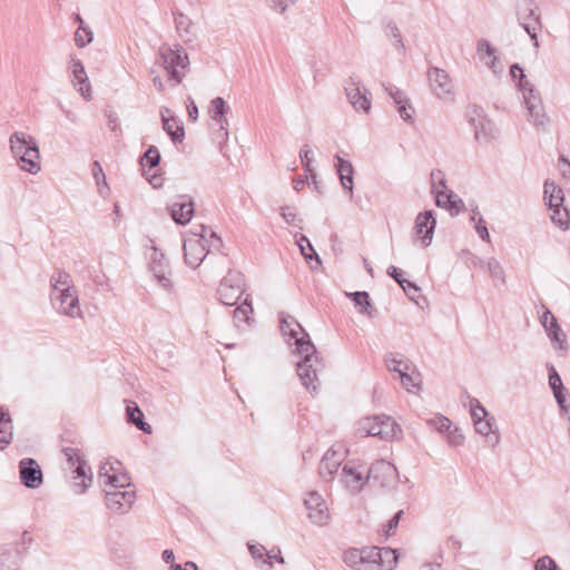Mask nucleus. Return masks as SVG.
<instances>
[{"label": "nucleus", "instance_id": "nucleus-58", "mask_svg": "<svg viewBox=\"0 0 570 570\" xmlns=\"http://www.w3.org/2000/svg\"><path fill=\"white\" fill-rule=\"evenodd\" d=\"M474 228L482 240L490 242V234L482 216H480L478 222H475Z\"/></svg>", "mask_w": 570, "mask_h": 570}, {"label": "nucleus", "instance_id": "nucleus-61", "mask_svg": "<svg viewBox=\"0 0 570 570\" xmlns=\"http://www.w3.org/2000/svg\"><path fill=\"white\" fill-rule=\"evenodd\" d=\"M104 114L108 120V127L111 131H116L118 129V116L111 108H106Z\"/></svg>", "mask_w": 570, "mask_h": 570}, {"label": "nucleus", "instance_id": "nucleus-57", "mask_svg": "<svg viewBox=\"0 0 570 570\" xmlns=\"http://www.w3.org/2000/svg\"><path fill=\"white\" fill-rule=\"evenodd\" d=\"M385 90L387 91L389 96L394 100V104H405V99H407L406 95L399 89L395 86L390 85L389 87H385Z\"/></svg>", "mask_w": 570, "mask_h": 570}, {"label": "nucleus", "instance_id": "nucleus-11", "mask_svg": "<svg viewBox=\"0 0 570 570\" xmlns=\"http://www.w3.org/2000/svg\"><path fill=\"white\" fill-rule=\"evenodd\" d=\"M429 86L432 92L440 99L453 100L454 87L449 73L438 67H430L428 70Z\"/></svg>", "mask_w": 570, "mask_h": 570}, {"label": "nucleus", "instance_id": "nucleus-43", "mask_svg": "<svg viewBox=\"0 0 570 570\" xmlns=\"http://www.w3.org/2000/svg\"><path fill=\"white\" fill-rule=\"evenodd\" d=\"M549 385L553 391V395L557 403H562L564 395V386L560 375L558 374L553 365L549 366Z\"/></svg>", "mask_w": 570, "mask_h": 570}, {"label": "nucleus", "instance_id": "nucleus-41", "mask_svg": "<svg viewBox=\"0 0 570 570\" xmlns=\"http://www.w3.org/2000/svg\"><path fill=\"white\" fill-rule=\"evenodd\" d=\"M75 22L79 23V28L75 32V43L78 48H85L94 39V33L90 28L83 27V20L79 13H73Z\"/></svg>", "mask_w": 570, "mask_h": 570}, {"label": "nucleus", "instance_id": "nucleus-25", "mask_svg": "<svg viewBox=\"0 0 570 570\" xmlns=\"http://www.w3.org/2000/svg\"><path fill=\"white\" fill-rule=\"evenodd\" d=\"M344 460V453L331 448L322 458L318 474L325 481H331Z\"/></svg>", "mask_w": 570, "mask_h": 570}, {"label": "nucleus", "instance_id": "nucleus-1", "mask_svg": "<svg viewBox=\"0 0 570 570\" xmlns=\"http://www.w3.org/2000/svg\"><path fill=\"white\" fill-rule=\"evenodd\" d=\"M279 328L284 336L294 340L301 361L296 364V372L305 389L316 392L320 381L318 374L325 368V363L315 345L295 317L281 313Z\"/></svg>", "mask_w": 570, "mask_h": 570}, {"label": "nucleus", "instance_id": "nucleus-20", "mask_svg": "<svg viewBox=\"0 0 570 570\" xmlns=\"http://www.w3.org/2000/svg\"><path fill=\"white\" fill-rule=\"evenodd\" d=\"M160 163V153L158 148L154 145H150L144 155L139 159V165L142 169V176L153 185V187L157 188L163 185V178L161 175H158L156 173L149 175L146 168L149 170L158 167Z\"/></svg>", "mask_w": 570, "mask_h": 570}, {"label": "nucleus", "instance_id": "nucleus-18", "mask_svg": "<svg viewBox=\"0 0 570 570\" xmlns=\"http://www.w3.org/2000/svg\"><path fill=\"white\" fill-rule=\"evenodd\" d=\"M105 493L107 508L117 513L127 512L136 499L134 490L121 491L120 489H114L111 491H105Z\"/></svg>", "mask_w": 570, "mask_h": 570}, {"label": "nucleus", "instance_id": "nucleus-49", "mask_svg": "<svg viewBox=\"0 0 570 570\" xmlns=\"http://www.w3.org/2000/svg\"><path fill=\"white\" fill-rule=\"evenodd\" d=\"M409 365L404 366V371L400 372V379L402 385L409 391L414 392L420 389V383L415 382V379L407 373Z\"/></svg>", "mask_w": 570, "mask_h": 570}, {"label": "nucleus", "instance_id": "nucleus-38", "mask_svg": "<svg viewBox=\"0 0 570 570\" xmlns=\"http://www.w3.org/2000/svg\"><path fill=\"white\" fill-rule=\"evenodd\" d=\"M71 62H72V73H73V77L76 80L75 85H80L79 91L81 92V95L85 98H87V97H89V92H90V83H89V80H88V77H87V73L85 70V66L81 62V60L76 59L73 57H71Z\"/></svg>", "mask_w": 570, "mask_h": 570}, {"label": "nucleus", "instance_id": "nucleus-48", "mask_svg": "<svg viewBox=\"0 0 570 570\" xmlns=\"http://www.w3.org/2000/svg\"><path fill=\"white\" fill-rule=\"evenodd\" d=\"M488 271L494 281H500L502 284H504V271L495 258H491L488 262Z\"/></svg>", "mask_w": 570, "mask_h": 570}, {"label": "nucleus", "instance_id": "nucleus-37", "mask_svg": "<svg viewBox=\"0 0 570 570\" xmlns=\"http://www.w3.org/2000/svg\"><path fill=\"white\" fill-rule=\"evenodd\" d=\"M347 297L355 304V306L360 307V313L367 315L368 317H373L376 314V308L372 305L371 298L367 292L358 291L353 293H347Z\"/></svg>", "mask_w": 570, "mask_h": 570}, {"label": "nucleus", "instance_id": "nucleus-28", "mask_svg": "<svg viewBox=\"0 0 570 570\" xmlns=\"http://www.w3.org/2000/svg\"><path fill=\"white\" fill-rule=\"evenodd\" d=\"M27 141H29V144L27 147H23V156L20 163V168L30 174H37L40 170L39 147L33 137H28Z\"/></svg>", "mask_w": 570, "mask_h": 570}, {"label": "nucleus", "instance_id": "nucleus-8", "mask_svg": "<svg viewBox=\"0 0 570 570\" xmlns=\"http://www.w3.org/2000/svg\"><path fill=\"white\" fill-rule=\"evenodd\" d=\"M466 117L470 125L474 128V138L476 141L487 144L495 137V126L485 117L481 107L476 105L468 107Z\"/></svg>", "mask_w": 570, "mask_h": 570}, {"label": "nucleus", "instance_id": "nucleus-24", "mask_svg": "<svg viewBox=\"0 0 570 570\" xmlns=\"http://www.w3.org/2000/svg\"><path fill=\"white\" fill-rule=\"evenodd\" d=\"M51 299L59 301L58 311L67 316L77 317L80 315L79 299L76 288L63 287Z\"/></svg>", "mask_w": 570, "mask_h": 570}, {"label": "nucleus", "instance_id": "nucleus-60", "mask_svg": "<svg viewBox=\"0 0 570 570\" xmlns=\"http://www.w3.org/2000/svg\"><path fill=\"white\" fill-rule=\"evenodd\" d=\"M307 184L313 187V189L318 194H324V189L322 183L318 179V176L315 171L307 174L306 176Z\"/></svg>", "mask_w": 570, "mask_h": 570}, {"label": "nucleus", "instance_id": "nucleus-64", "mask_svg": "<svg viewBox=\"0 0 570 570\" xmlns=\"http://www.w3.org/2000/svg\"><path fill=\"white\" fill-rule=\"evenodd\" d=\"M476 50L479 55H482L484 52L489 57L493 56L495 52L494 48L490 45V42L484 39H481L478 42Z\"/></svg>", "mask_w": 570, "mask_h": 570}, {"label": "nucleus", "instance_id": "nucleus-22", "mask_svg": "<svg viewBox=\"0 0 570 570\" xmlns=\"http://www.w3.org/2000/svg\"><path fill=\"white\" fill-rule=\"evenodd\" d=\"M436 226L433 210H424L417 214L414 223L415 235L422 240L424 247L432 242Z\"/></svg>", "mask_w": 570, "mask_h": 570}, {"label": "nucleus", "instance_id": "nucleus-53", "mask_svg": "<svg viewBox=\"0 0 570 570\" xmlns=\"http://www.w3.org/2000/svg\"><path fill=\"white\" fill-rule=\"evenodd\" d=\"M386 35L395 40V47L404 50L401 32L394 22H389L386 26Z\"/></svg>", "mask_w": 570, "mask_h": 570}, {"label": "nucleus", "instance_id": "nucleus-7", "mask_svg": "<svg viewBox=\"0 0 570 570\" xmlns=\"http://www.w3.org/2000/svg\"><path fill=\"white\" fill-rule=\"evenodd\" d=\"M471 416L476 433L483 435L487 442L494 446L500 441V434L497 430H493L495 420L493 416H489L484 406H482L476 399H471Z\"/></svg>", "mask_w": 570, "mask_h": 570}, {"label": "nucleus", "instance_id": "nucleus-31", "mask_svg": "<svg viewBox=\"0 0 570 570\" xmlns=\"http://www.w3.org/2000/svg\"><path fill=\"white\" fill-rule=\"evenodd\" d=\"M126 421L128 424L135 425L138 430L146 434L153 433V428L145 421V415L138 404L134 401H128L126 406Z\"/></svg>", "mask_w": 570, "mask_h": 570}, {"label": "nucleus", "instance_id": "nucleus-19", "mask_svg": "<svg viewBox=\"0 0 570 570\" xmlns=\"http://www.w3.org/2000/svg\"><path fill=\"white\" fill-rule=\"evenodd\" d=\"M309 520L318 525H324L330 520L328 509L324 499L316 492L312 491L304 500Z\"/></svg>", "mask_w": 570, "mask_h": 570}, {"label": "nucleus", "instance_id": "nucleus-54", "mask_svg": "<svg viewBox=\"0 0 570 570\" xmlns=\"http://www.w3.org/2000/svg\"><path fill=\"white\" fill-rule=\"evenodd\" d=\"M537 570H561L557 562L549 556L537 559Z\"/></svg>", "mask_w": 570, "mask_h": 570}, {"label": "nucleus", "instance_id": "nucleus-15", "mask_svg": "<svg viewBox=\"0 0 570 570\" xmlns=\"http://www.w3.org/2000/svg\"><path fill=\"white\" fill-rule=\"evenodd\" d=\"M396 474V468L392 463L379 460L370 466L366 480L374 485L386 488L393 483Z\"/></svg>", "mask_w": 570, "mask_h": 570}, {"label": "nucleus", "instance_id": "nucleus-55", "mask_svg": "<svg viewBox=\"0 0 570 570\" xmlns=\"http://www.w3.org/2000/svg\"><path fill=\"white\" fill-rule=\"evenodd\" d=\"M397 111L403 120L411 121L413 119L414 108L410 104L409 98L405 99V104H397Z\"/></svg>", "mask_w": 570, "mask_h": 570}, {"label": "nucleus", "instance_id": "nucleus-26", "mask_svg": "<svg viewBox=\"0 0 570 570\" xmlns=\"http://www.w3.org/2000/svg\"><path fill=\"white\" fill-rule=\"evenodd\" d=\"M335 169L340 178L343 189L348 194L350 198L353 196L354 188V168L350 160L342 158L338 154L334 156Z\"/></svg>", "mask_w": 570, "mask_h": 570}, {"label": "nucleus", "instance_id": "nucleus-32", "mask_svg": "<svg viewBox=\"0 0 570 570\" xmlns=\"http://www.w3.org/2000/svg\"><path fill=\"white\" fill-rule=\"evenodd\" d=\"M22 553L17 546L0 548V570H19Z\"/></svg>", "mask_w": 570, "mask_h": 570}, {"label": "nucleus", "instance_id": "nucleus-2", "mask_svg": "<svg viewBox=\"0 0 570 570\" xmlns=\"http://www.w3.org/2000/svg\"><path fill=\"white\" fill-rule=\"evenodd\" d=\"M543 198L553 224L561 229H568L570 227V213L563 206V190L553 181H546Z\"/></svg>", "mask_w": 570, "mask_h": 570}, {"label": "nucleus", "instance_id": "nucleus-36", "mask_svg": "<svg viewBox=\"0 0 570 570\" xmlns=\"http://www.w3.org/2000/svg\"><path fill=\"white\" fill-rule=\"evenodd\" d=\"M73 479H81V482L73 484L76 493H83L92 482V474L90 466L87 465V461L82 460L73 469Z\"/></svg>", "mask_w": 570, "mask_h": 570}, {"label": "nucleus", "instance_id": "nucleus-12", "mask_svg": "<svg viewBox=\"0 0 570 570\" xmlns=\"http://www.w3.org/2000/svg\"><path fill=\"white\" fill-rule=\"evenodd\" d=\"M540 323L544 328V332L550 340L552 347L557 351L567 352V335L559 325L556 316L549 309H546L540 316Z\"/></svg>", "mask_w": 570, "mask_h": 570}, {"label": "nucleus", "instance_id": "nucleus-29", "mask_svg": "<svg viewBox=\"0 0 570 570\" xmlns=\"http://www.w3.org/2000/svg\"><path fill=\"white\" fill-rule=\"evenodd\" d=\"M534 14V3L532 0H519L517 3V16L519 23L523 27L531 40H534V27L532 17Z\"/></svg>", "mask_w": 570, "mask_h": 570}, {"label": "nucleus", "instance_id": "nucleus-5", "mask_svg": "<svg viewBox=\"0 0 570 570\" xmlns=\"http://www.w3.org/2000/svg\"><path fill=\"white\" fill-rule=\"evenodd\" d=\"M245 285L243 273L229 269L217 288L219 302L227 306L236 305L245 292Z\"/></svg>", "mask_w": 570, "mask_h": 570}, {"label": "nucleus", "instance_id": "nucleus-44", "mask_svg": "<svg viewBox=\"0 0 570 570\" xmlns=\"http://www.w3.org/2000/svg\"><path fill=\"white\" fill-rule=\"evenodd\" d=\"M50 284L53 292H60L61 288H75L71 284V276L68 272L57 268L50 277Z\"/></svg>", "mask_w": 570, "mask_h": 570}, {"label": "nucleus", "instance_id": "nucleus-4", "mask_svg": "<svg viewBox=\"0 0 570 570\" xmlns=\"http://www.w3.org/2000/svg\"><path fill=\"white\" fill-rule=\"evenodd\" d=\"M158 56L164 68L167 70L169 78L174 79L177 83H180L184 75L177 70V67L186 68L189 65L188 55L183 46L176 43L171 48L165 43L159 48Z\"/></svg>", "mask_w": 570, "mask_h": 570}, {"label": "nucleus", "instance_id": "nucleus-30", "mask_svg": "<svg viewBox=\"0 0 570 570\" xmlns=\"http://www.w3.org/2000/svg\"><path fill=\"white\" fill-rule=\"evenodd\" d=\"M98 478L104 485H110L114 489H126L131 487V478L127 472L108 473L107 464L100 465Z\"/></svg>", "mask_w": 570, "mask_h": 570}, {"label": "nucleus", "instance_id": "nucleus-40", "mask_svg": "<svg viewBox=\"0 0 570 570\" xmlns=\"http://www.w3.org/2000/svg\"><path fill=\"white\" fill-rule=\"evenodd\" d=\"M342 481L346 488L353 490H361L364 484L362 473L350 464H345L342 469Z\"/></svg>", "mask_w": 570, "mask_h": 570}, {"label": "nucleus", "instance_id": "nucleus-35", "mask_svg": "<svg viewBox=\"0 0 570 570\" xmlns=\"http://www.w3.org/2000/svg\"><path fill=\"white\" fill-rule=\"evenodd\" d=\"M375 561L382 570H392L399 559L397 550L390 547L379 548L374 546Z\"/></svg>", "mask_w": 570, "mask_h": 570}, {"label": "nucleus", "instance_id": "nucleus-9", "mask_svg": "<svg viewBox=\"0 0 570 570\" xmlns=\"http://www.w3.org/2000/svg\"><path fill=\"white\" fill-rule=\"evenodd\" d=\"M362 429L366 436H377L380 439H393L401 433L400 425L390 416L376 415L362 422Z\"/></svg>", "mask_w": 570, "mask_h": 570}, {"label": "nucleus", "instance_id": "nucleus-51", "mask_svg": "<svg viewBox=\"0 0 570 570\" xmlns=\"http://www.w3.org/2000/svg\"><path fill=\"white\" fill-rule=\"evenodd\" d=\"M299 157H301L302 167H303L304 171L307 174L313 173L314 169L312 168V160H313L312 150L308 147V145H304L301 148Z\"/></svg>", "mask_w": 570, "mask_h": 570}, {"label": "nucleus", "instance_id": "nucleus-42", "mask_svg": "<svg viewBox=\"0 0 570 570\" xmlns=\"http://www.w3.org/2000/svg\"><path fill=\"white\" fill-rule=\"evenodd\" d=\"M28 137H31L30 135H27L24 132H13L10 138V149L14 156V158L19 161V164L22 160L23 156V147H27L29 141H27Z\"/></svg>", "mask_w": 570, "mask_h": 570}, {"label": "nucleus", "instance_id": "nucleus-23", "mask_svg": "<svg viewBox=\"0 0 570 570\" xmlns=\"http://www.w3.org/2000/svg\"><path fill=\"white\" fill-rule=\"evenodd\" d=\"M194 212V202L189 195H179L177 200L169 207L170 217L178 225L188 224Z\"/></svg>", "mask_w": 570, "mask_h": 570}, {"label": "nucleus", "instance_id": "nucleus-63", "mask_svg": "<svg viewBox=\"0 0 570 570\" xmlns=\"http://www.w3.org/2000/svg\"><path fill=\"white\" fill-rule=\"evenodd\" d=\"M558 169L563 178L570 177V160L564 156H560L558 160Z\"/></svg>", "mask_w": 570, "mask_h": 570}, {"label": "nucleus", "instance_id": "nucleus-45", "mask_svg": "<svg viewBox=\"0 0 570 570\" xmlns=\"http://www.w3.org/2000/svg\"><path fill=\"white\" fill-rule=\"evenodd\" d=\"M248 551L252 554V557L256 560L257 564L259 567L266 566V570H269L273 568V562L269 560H266V549L261 543H247Z\"/></svg>", "mask_w": 570, "mask_h": 570}, {"label": "nucleus", "instance_id": "nucleus-13", "mask_svg": "<svg viewBox=\"0 0 570 570\" xmlns=\"http://www.w3.org/2000/svg\"><path fill=\"white\" fill-rule=\"evenodd\" d=\"M149 269L153 273L154 277L157 279L158 284L167 289H173V282L170 279L171 272L169 267V263L166 259L165 254L157 247H153V254L150 258Z\"/></svg>", "mask_w": 570, "mask_h": 570}, {"label": "nucleus", "instance_id": "nucleus-39", "mask_svg": "<svg viewBox=\"0 0 570 570\" xmlns=\"http://www.w3.org/2000/svg\"><path fill=\"white\" fill-rule=\"evenodd\" d=\"M174 22L178 35L185 39V41H191V19L179 11L178 9L173 10Z\"/></svg>", "mask_w": 570, "mask_h": 570}, {"label": "nucleus", "instance_id": "nucleus-10", "mask_svg": "<svg viewBox=\"0 0 570 570\" xmlns=\"http://www.w3.org/2000/svg\"><path fill=\"white\" fill-rule=\"evenodd\" d=\"M343 561L354 570H382L376 564L374 547L350 548L343 553Z\"/></svg>", "mask_w": 570, "mask_h": 570}, {"label": "nucleus", "instance_id": "nucleus-17", "mask_svg": "<svg viewBox=\"0 0 570 570\" xmlns=\"http://www.w3.org/2000/svg\"><path fill=\"white\" fill-rule=\"evenodd\" d=\"M345 94L348 98V101L352 104L354 109L362 110L364 112H368L371 109V100L368 98V90L363 88L361 89L360 80L356 77H350L345 81Z\"/></svg>", "mask_w": 570, "mask_h": 570}, {"label": "nucleus", "instance_id": "nucleus-56", "mask_svg": "<svg viewBox=\"0 0 570 570\" xmlns=\"http://www.w3.org/2000/svg\"><path fill=\"white\" fill-rule=\"evenodd\" d=\"M448 443L451 446H460L464 442V435L461 433L459 428H454V430H451L448 432Z\"/></svg>", "mask_w": 570, "mask_h": 570}, {"label": "nucleus", "instance_id": "nucleus-33", "mask_svg": "<svg viewBox=\"0 0 570 570\" xmlns=\"http://www.w3.org/2000/svg\"><path fill=\"white\" fill-rule=\"evenodd\" d=\"M253 314L252 302L246 297L244 302L233 311V322L235 326L239 330H243L245 326H250L254 322Z\"/></svg>", "mask_w": 570, "mask_h": 570}, {"label": "nucleus", "instance_id": "nucleus-50", "mask_svg": "<svg viewBox=\"0 0 570 570\" xmlns=\"http://www.w3.org/2000/svg\"><path fill=\"white\" fill-rule=\"evenodd\" d=\"M61 452L67 458V461L70 466H76L79 462L85 460L79 449L67 446L63 448Z\"/></svg>", "mask_w": 570, "mask_h": 570}, {"label": "nucleus", "instance_id": "nucleus-16", "mask_svg": "<svg viewBox=\"0 0 570 570\" xmlns=\"http://www.w3.org/2000/svg\"><path fill=\"white\" fill-rule=\"evenodd\" d=\"M20 482L28 489H38L43 482V474L38 462L24 458L19 462Z\"/></svg>", "mask_w": 570, "mask_h": 570}, {"label": "nucleus", "instance_id": "nucleus-59", "mask_svg": "<svg viewBox=\"0 0 570 570\" xmlns=\"http://www.w3.org/2000/svg\"><path fill=\"white\" fill-rule=\"evenodd\" d=\"M386 274L391 278H393L400 286L406 283V279L403 277V271L394 265L387 267Z\"/></svg>", "mask_w": 570, "mask_h": 570}, {"label": "nucleus", "instance_id": "nucleus-6", "mask_svg": "<svg viewBox=\"0 0 570 570\" xmlns=\"http://www.w3.org/2000/svg\"><path fill=\"white\" fill-rule=\"evenodd\" d=\"M206 230L207 226L200 225L199 232L193 233L194 237L184 240V261L193 269H196L202 264L209 252L207 248Z\"/></svg>", "mask_w": 570, "mask_h": 570}, {"label": "nucleus", "instance_id": "nucleus-14", "mask_svg": "<svg viewBox=\"0 0 570 570\" xmlns=\"http://www.w3.org/2000/svg\"><path fill=\"white\" fill-rule=\"evenodd\" d=\"M228 111L229 106L222 97H216L210 101L209 116L218 126V130L215 136L219 144L225 142L228 139L229 122L226 118Z\"/></svg>", "mask_w": 570, "mask_h": 570}, {"label": "nucleus", "instance_id": "nucleus-47", "mask_svg": "<svg viewBox=\"0 0 570 570\" xmlns=\"http://www.w3.org/2000/svg\"><path fill=\"white\" fill-rule=\"evenodd\" d=\"M428 423L441 433L449 432L452 426V421L444 415H438L429 420Z\"/></svg>", "mask_w": 570, "mask_h": 570}, {"label": "nucleus", "instance_id": "nucleus-46", "mask_svg": "<svg viewBox=\"0 0 570 570\" xmlns=\"http://www.w3.org/2000/svg\"><path fill=\"white\" fill-rule=\"evenodd\" d=\"M301 240H306V246L298 242L301 254L304 256L306 262L311 263L312 261H315L316 265L312 266V268L321 266L322 261L317 253L314 250L312 244L309 243V239L305 235L301 234Z\"/></svg>", "mask_w": 570, "mask_h": 570}, {"label": "nucleus", "instance_id": "nucleus-52", "mask_svg": "<svg viewBox=\"0 0 570 570\" xmlns=\"http://www.w3.org/2000/svg\"><path fill=\"white\" fill-rule=\"evenodd\" d=\"M405 295L416 304H420L416 297H420L421 288L413 282L406 279V283L401 285Z\"/></svg>", "mask_w": 570, "mask_h": 570}, {"label": "nucleus", "instance_id": "nucleus-27", "mask_svg": "<svg viewBox=\"0 0 570 570\" xmlns=\"http://www.w3.org/2000/svg\"><path fill=\"white\" fill-rule=\"evenodd\" d=\"M170 109L163 107L160 110L163 128L174 142H181L185 138V128L176 116H167Z\"/></svg>", "mask_w": 570, "mask_h": 570}, {"label": "nucleus", "instance_id": "nucleus-34", "mask_svg": "<svg viewBox=\"0 0 570 570\" xmlns=\"http://www.w3.org/2000/svg\"><path fill=\"white\" fill-rule=\"evenodd\" d=\"M11 415L4 406H0V450L6 449L13 439Z\"/></svg>", "mask_w": 570, "mask_h": 570}, {"label": "nucleus", "instance_id": "nucleus-21", "mask_svg": "<svg viewBox=\"0 0 570 570\" xmlns=\"http://www.w3.org/2000/svg\"><path fill=\"white\" fill-rule=\"evenodd\" d=\"M510 76L515 82L520 91H522L523 102L528 110V116L532 117L534 112V104L531 100L534 91L533 85L525 80L523 68L519 63H513L510 67Z\"/></svg>", "mask_w": 570, "mask_h": 570}, {"label": "nucleus", "instance_id": "nucleus-3", "mask_svg": "<svg viewBox=\"0 0 570 570\" xmlns=\"http://www.w3.org/2000/svg\"><path fill=\"white\" fill-rule=\"evenodd\" d=\"M431 191L435 195V205L445 208L452 216L458 215L464 209V203L452 190L448 189L445 176L442 170L436 169L431 173Z\"/></svg>", "mask_w": 570, "mask_h": 570}, {"label": "nucleus", "instance_id": "nucleus-62", "mask_svg": "<svg viewBox=\"0 0 570 570\" xmlns=\"http://www.w3.org/2000/svg\"><path fill=\"white\" fill-rule=\"evenodd\" d=\"M404 511L403 510H400L397 511L393 517L392 519H390V521L387 522L386 524V530H385V533L386 535H390L392 533H394L395 529L397 528L399 525V522L403 515Z\"/></svg>", "mask_w": 570, "mask_h": 570}]
</instances>
